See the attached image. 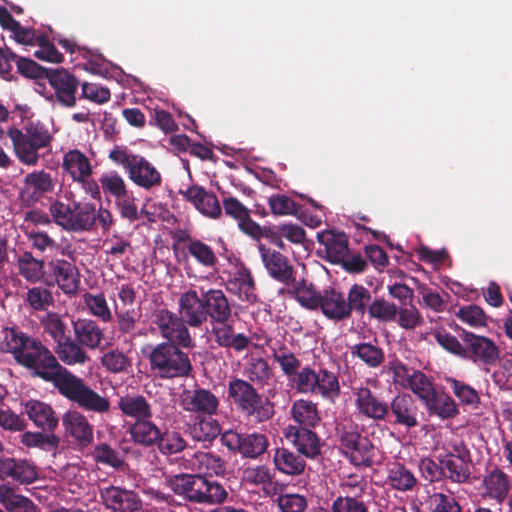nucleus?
<instances>
[{
  "instance_id": "22",
  "label": "nucleus",
  "mask_w": 512,
  "mask_h": 512,
  "mask_svg": "<svg viewBox=\"0 0 512 512\" xmlns=\"http://www.w3.org/2000/svg\"><path fill=\"white\" fill-rule=\"evenodd\" d=\"M211 334L219 347L232 349L237 353L250 346L248 336L243 333H235L234 326L229 321L211 323Z\"/></svg>"
},
{
  "instance_id": "28",
  "label": "nucleus",
  "mask_w": 512,
  "mask_h": 512,
  "mask_svg": "<svg viewBox=\"0 0 512 512\" xmlns=\"http://www.w3.org/2000/svg\"><path fill=\"white\" fill-rule=\"evenodd\" d=\"M55 183L51 175L44 170L34 171L24 178V187L21 189L22 199L37 202L40 197L54 190Z\"/></svg>"
},
{
  "instance_id": "29",
  "label": "nucleus",
  "mask_w": 512,
  "mask_h": 512,
  "mask_svg": "<svg viewBox=\"0 0 512 512\" xmlns=\"http://www.w3.org/2000/svg\"><path fill=\"white\" fill-rule=\"evenodd\" d=\"M49 269L59 288L66 294L74 293L79 286L78 270L65 259H52Z\"/></svg>"
},
{
  "instance_id": "10",
  "label": "nucleus",
  "mask_w": 512,
  "mask_h": 512,
  "mask_svg": "<svg viewBox=\"0 0 512 512\" xmlns=\"http://www.w3.org/2000/svg\"><path fill=\"white\" fill-rule=\"evenodd\" d=\"M423 415L413 396L401 393L394 396L388 404L385 421L392 426L403 427L406 431H410L420 425Z\"/></svg>"
},
{
  "instance_id": "9",
  "label": "nucleus",
  "mask_w": 512,
  "mask_h": 512,
  "mask_svg": "<svg viewBox=\"0 0 512 512\" xmlns=\"http://www.w3.org/2000/svg\"><path fill=\"white\" fill-rule=\"evenodd\" d=\"M153 322L166 342L176 343L186 349L195 346L188 325L179 313L177 315L167 308L157 309Z\"/></svg>"
},
{
  "instance_id": "4",
  "label": "nucleus",
  "mask_w": 512,
  "mask_h": 512,
  "mask_svg": "<svg viewBox=\"0 0 512 512\" xmlns=\"http://www.w3.org/2000/svg\"><path fill=\"white\" fill-rule=\"evenodd\" d=\"M228 399L248 424L257 425L273 415V406L246 380L233 378L228 383Z\"/></svg>"
},
{
  "instance_id": "20",
  "label": "nucleus",
  "mask_w": 512,
  "mask_h": 512,
  "mask_svg": "<svg viewBox=\"0 0 512 512\" xmlns=\"http://www.w3.org/2000/svg\"><path fill=\"white\" fill-rule=\"evenodd\" d=\"M353 393L355 396V407L361 415L374 421H385L389 403L377 396L366 386L354 388Z\"/></svg>"
},
{
  "instance_id": "21",
  "label": "nucleus",
  "mask_w": 512,
  "mask_h": 512,
  "mask_svg": "<svg viewBox=\"0 0 512 512\" xmlns=\"http://www.w3.org/2000/svg\"><path fill=\"white\" fill-rule=\"evenodd\" d=\"M225 286L227 291L237 295L242 301L254 302L256 300L253 277L244 265H237L228 272Z\"/></svg>"
},
{
  "instance_id": "5",
  "label": "nucleus",
  "mask_w": 512,
  "mask_h": 512,
  "mask_svg": "<svg viewBox=\"0 0 512 512\" xmlns=\"http://www.w3.org/2000/svg\"><path fill=\"white\" fill-rule=\"evenodd\" d=\"M7 135L12 141L18 160L28 166L38 163L40 159L38 151L49 147L53 139L48 128L39 121L28 122L24 131L15 127L9 128Z\"/></svg>"
},
{
  "instance_id": "14",
  "label": "nucleus",
  "mask_w": 512,
  "mask_h": 512,
  "mask_svg": "<svg viewBox=\"0 0 512 512\" xmlns=\"http://www.w3.org/2000/svg\"><path fill=\"white\" fill-rule=\"evenodd\" d=\"M47 80L61 106L71 108L76 105V93L80 83L73 74L63 68L52 69Z\"/></svg>"
},
{
  "instance_id": "27",
  "label": "nucleus",
  "mask_w": 512,
  "mask_h": 512,
  "mask_svg": "<svg viewBox=\"0 0 512 512\" xmlns=\"http://www.w3.org/2000/svg\"><path fill=\"white\" fill-rule=\"evenodd\" d=\"M66 433L73 437L78 445L88 446L93 441V426L87 417L78 411H68L62 419Z\"/></svg>"
},
{
  "instance_id": "31",
  "label": "nucleus",
  "mask_w": 512,
  "mask_h": 512,
  "mask_svg": "<svg viewBox=\"0 0 512 512\" xmlns=\"http://www.w3.org/2000/svg\"><path fill=\"white\" fill-rule=\"evenodd\" d=\"M54 354L59 362L68 366L83 365L90 360L84 347L71 336L56 343Z\"/></svg>"
},
{
  "instance_id": "39",
  "label": "nucleus",
  "mask_w": 512,
  "mask_h": 512,
  "mask_svg": "<svg viewBox=\"0 0 512 512\" xmlns=\"http://www.w3.org/2000/svg\"><path fill=\"white\" fill-rule=\"evenodd\" d=\"M293 273V268L290 266V295H293L301 306L308 309H317L318 299L322 293L317 292L313 284L304 279L296 281Z\"/></svg>"
},
{
  "instance_id": "49",
  "label": "nucleus",
  "mask_w": 512,
  "mask_h": 512,
  "mask_svg": "<svg viewBox=\"0 0 512 512\" xmlns=\"http://www.w3.org/2000/svg\"><path fill=\"white\" fill-rule=\"evenodd\" d=\"M317 378L318 383L315 386V392L323 398L334 400L340 395V384L335 373L323 368L317 373Z\"/></svg>"
},
{
  "instance_id": "48",
  "label": "nucleus",
  "mask_w": 512,
  "mask_h": 512,
  "mask_svg": "<svg viewBox=\"0 0 512 512\" xmlns=\"http://www.w3.org/2000/svg\"><path fill=\"white\" fill-rule=\"evenodd\" d=\"M163 455L178 454L185 450L187 442L183 435L175 430H161V436L158 437L156 446Z\"/></svg>"
},
{
  "instance_id": "12",
  "label": "nucleus",
  "mask_w": 512,
  "mask_h": 512,
  "mask_svg": "<svg viewBox=\"0 0 512 512\" xmlns=\"http://www.w3.org/2000/svg\"><path fill=\"white\" fill-rule=\"evenodd\" d=\"M460 336L465 343V359L482 365H495L499 360L500 350L492 339L464 329Z\"/></svg>"
},
{
  "instance_id": "54",
  "label": "nucleus",
  "mask_w": 512,
  "mask_h": 512,
  "mask_svg": "<svg viewBox=\"0 0 512 512\" xmlns=\"http://www.w3.org/2000/svg\"><path fill=\"white\" fill-rule=\"evenodd\" d=\"M92 458L96 463H100L114 469H121L124 464V457L117 450L113 449L107 443L97 444L92 452Z\"/></svg>"
},
{
  "instance_id": "24",
  "label": "nucleus",
  "mask_w": 512,
  "mask_h": 512,
  "mask_svg": "<svg viewBox=\"0 0 512 512\" xmlns=\"http://www.w3.org/2000/svg\"><path fill=\"white\" fill-rule=\"evenodd\" d=\"M483 496L502 504L511 490L510 477L500 468L489 471L482 480Z\"/></svg>"
},
{
  "instance_id": "47",
  "label": "nucleus",
  "mask_w": 512,
  "mask_h": 512,
  "mask_svg": "<svg viewBox=\"0 0 512 512\" xmlns=\"http://www.w3.org/2000/svg\"><path fill=\"white\" fill-rule=\"evenodd\" d=\"M352 356L358 357L368 367H379L385 360L382 348L371 343H358L350 348Z\"/></svg>"
},
{
  "instance_id": "25",
  "label": "nucleus",
  "mask_w": 512,
  "mask_h": 512,
  "mask_svg": "<svg viewBox=\"0 0 512 512\" xmlns=\"http://www.w3.org/2000/svg\"><path fill=\"white\" fill-rule=\"evenodd\" d=\"M203 301L206 308L207 320L210 319V323L230 321L232 308L222 290H203Z\"/></svg>"
},
{
  "instance_id": "26",
  "label": "nucleus",
  "mask_w": 512,
  "mask_h": 512,
  "mask_svg": "<svg viewBox=\"0 0 512 512\" xmlns=\"http://www.w3.org/2000/svg\"><path fill=\"white\" fill-rule=\"evenodd\" d=\"M317 239L325 248L326 258L329 262L339 264L349 254V240L344 232L332 230L317 234Z\"/></svg>"
},
{
  "instance_id": "41",
  "label": "nucleus",
  "mask_w": 512,
  "mask_h": 512,
  "mask_svg": "<svg viewBox=\"0 0 512 512\" xmlns=\"http://www.w3.org/2000/svg\"><path fill=\"white\" fill-rule=\"evenodd\" d=\"M0 503L8 512H37V506L29 498L16 494L14 490L3 484L0 485Z\"/></svg>"
},
{
  "instance_id": "36",
  "label": "nucleus",
  "mask_w": 512,
  "mask_h": 512,
  "mask_svg": "<svg viewBox=\"0 0 512 512\" xmlns=\"http://www.w3.org/2000/svg\"><path fill=\"white\" fill-rule=\"evenodd\" d=\"M290 436L297 451L307 458H315L320 454L319 438L311 427L290 426Z\"/></svg>"
},
{
  "instance_id": "17",
  "label": "nucleus",
  "mask_w": 512,
  "mask_h": 512,
  "mask_svg": "<svg viewBox=\"0 0 512 512\" xmlns=\"http://www.w3.org/2000/svg\"><path fill=\"white\" fill-rule=\"evenodd\" d=\"M181 406L187 412L213 415L219 407V400L209 389L196 387L193 390L185 389L180 395Z\"/></svg>"
},
{
  "instance_id": "62",
  "label": "nucleus",
  "mask_w": 512,
  "mask_h": 512,
  "mask_svg": "<svg viewBox=\"0 0 512 512\" xmlns=\"http://www.w3.org/2000/svg\"><path fill=\"white\" fill-rule=\"evenodd\" d=\"M49 212L53 222L63 230L69 232L73 215V204L70 205L61 200H54L49 206Z\"/></svg>"
},
{
  "instance_id": "51",
  "label": "nucleus",
  "mask_w": 512,
  "mask_h": 512,
  "mask_svg": "<svg viewBox=\"0 0 512 512\" xmlns=\"http://www.w3.org/2000/svg\"><path fill=\"white\" fill-rule=\"evenodd\" d=\"M221 433V427L217 420L199 418L191 426V435L197 441L212 442Z\"/></svg>"
},
{
  "instance_id": "40",
  "label": "nucleus",
  "mask_w": 512,
  "mask_h": 512,
  "mask_svg": "<svg viewBox=\"0 0 512 512\" xmlns=\"http://www.w3.org/2000/svg\"><path fill=\"white\" fill-rule=\"evenodd\" d=\"M259 251L266 269L275 280L288 284V261L284 255L259 245Z\"/></svg>"
},
{
  "instance_id": "30",
  "label": "nucleus",
  "mask_w": 512,
  "mask_h": 512,
  "mask_svg": "<svg viewBox=\"0 0 512 512\" xmlns=\"http://www.w3.org/2000/svg\"><path fill=\"white\" fill-rule=\"evenodd\" d=\"M74 338L89 349H96L104 339L103 329L92 319L78 318L72 321Z\"/></svg>"
},
{
  "instance_id": "52",
  "label": "nucleus",
  "mask_w": 512,
  "mask_h": 512,
  "mask_svg": "<svg viewBox=\"0 0 512 512\" xmlns=\"http://www.w3.org/2000/svg\"><path fill=\"white\" fill-rule=\"evenodd\" d=\"M366 313H368L369 318L376 319L379 322H391L396 320L398 307L395 303L388 302L384 298L375 297L372 299Z\"/></svg>"
},
{
  "instance_id": "1",
  "label": "nucleus",
  "mask_w": 512,
  "mask_h": 512,
  "mask_svg": "<svg viewBox=\"0 0 512 512\" xmlns=\"http://www.w3.org/2000/svg\"><path fill=\"white\" fill-rule=\"evenodd\" d=\"M6 351L11 353L15 361L28 369L33 377L60 385L69 370L57 359L56 355L39 339L27 335L17 328H5Z\"/></svg>"
},
{
  "instance_id": "46",
  "label": "nucleus",
  "mask_w": 512,
  "mask_h": 512,
  "mask_svg": "<svg viewBox=\"0 0 512 512\" xmlns=\"http://www.w3.org/2000/svg\"><path fill=\"white\" fill-rule=\"evenodd\" d=\"M292 417L299 427H314L320 420L316 404L303 399L294 402Z\"/></svg>"
},
{
  "instance_id": "23",
  "label": "nucleus",
  "mask_w": 512,
  "mask_h": 512,
  "mask_svg": "<svg viewBox=\"0 0 512 512\" xmlns=\"http://www.w3.org/2000/svg\"><path fill=\"white\" fill-rule=\"evenodd\" d=\"M318 300L317 308L326 318L336 322L350 318L347 299L343 293L335 289H325Z\"/></svg>"
},
{
  "instance_id": "7",
  "label": "nucleus",
  "mask_w": 512,
  "mask_h": 512,
  "mask_svg": "<svg viewBox=\"0 0 512 512\" xmlns=\"http://www.w3.org/2000/svg\"><path fill=\"white\" fill-rule=\"evenodd\" d=\"M56 390L84 411L95 414H105L110 411L111 402L106 393L97 392L84 379L71 371L68 372Z\"/></svg>"
},
{
  "instance_id": "13",
  "label": "nucleus",
  "mask_w": 512,
  "mask_h": 512,
  "mask_svg": "<svg viewBox=\"0 0 512 512\" xmlns=\"http://www.w3.org/2000/svg\"><path fill=\"white\" fill-rule=\"evenodd\" d=\"M103 505L113 512H138L142 510L141 497L134 490L110 485L99 491Z\"/></svg>"
},
{
  "instance_id": "8",
  "label": "nucleus",
  "mask_w": 512,
  "mask_h": 512,
  "mask_svg": "<svg viewBox=\"0 0 512 512\" xmlns=\"http://www.w3.org/2000/svg\"><path fill=\"white\" fill-rule=\"evenodd\" d=\"M339 443L344 455L353 465H372L374 446L366 436L361 435L356 426H343L339 430Z\"/></svg>"
},
{
  "instance_id": "53",
  "label": "nucleus",
  "mask_w": 512,
  "mask_h": 512,
  "mask_svg": "<svg viewBox=\"0 0 512 512\" xmlns=\"http://www.w3.org/2000/svg\"><path fill=\"white\" fill-rule=\"evenodd\" d=\"M44 333L49 335L56 343L62 341L69 335L68 327L62 316L55 312H48L41 320Z\"/></svg>"
},
{
  "instance_id": "56",
  "label": "nucleus",
  "mask_w": 512,
  "mask_h": 512,
  "mask_svg": "<svg viewBox=\"0 0 512 512\" xmlns=\"http://www.w3.org/2000/svg\"><path fill=\"white\" fill-rule=\"evenodd\" d=\"M99 183L103 193L114 197L115 200L129 192L124 179L116 171L102 174Z\"/></svg>"
},
{
  "instance_id": "6",
  "label": "nucleus",
  "mask_w": 512,
  "mask_h": 512,
  "mask_svg": "<svg viewBox=\"0 0 512 512\" xmlns=\"http://www.w3.org/2000/svg\"><path fill=\"white\" fill-rule=\"evenodd\" d=\"M109 159L122 166L128 178L144 190L150 191L162 184L160 171L144 156L133 154L126 147L115 146L109 153Z\"/></svg>"
},
{
  "instance_id": "11",
  "label": "nucleus",
  "mask_w": 512,
  "mask_h": 512,
  "mask_svg": "<svg viewBox=\"0 0 512 512\" xmlns=\"http://www.w3.org/2000/svg\"><path fill=\"white\" fill-rule=\"evenodd\" d=\"M221 442L229 451L250 459L259 457L268 447L267 437L256 432L239 433L235 430H227L221 434Z\"/></svg>"
},
{
  "instance_id": "44",
  "label": "nucleus",
  "mask_w": 512,
  "mask_h": 512,
  "mask_svg": "<svg viewBox=\"0 0 512 512\" xmlns=\"http://www.w3.org/2000/svg\"><path fill=\"white\" fill-rule=\"evenodd\" d=\"M19 274L27 281L36 283L43 278L44 261L36 259L31 252L25 251L17 259Z\"/></svg>"
},
{
  "instance_id": "64",
  "label": "nucleus",
  "mask_w": 512,
  "mask_h": 512,
  "mask_svg": "<svg viewBox=\"0 0 512 512\" xmlns=\"http://www.w3.org/2000/svg\"><path fill=\"white\" fill-rule=\"evenodd\" d=\"M395 321L404 330H414L424 324L420 311L414 305L398 308Z\"/></svg>"
},
{
  "instance_id": "3",
  "label": "nucleus",
  "mask_w": 512,
  "mask_h": 512,
  "mask_svg": "<svg viewBox=\"0 0 512 512\" xmlns=\"http://www.w3.org/2000/svg\"><path fill=\"white\" fill-rule=\"evenodd\" d=\"M166 482L176 495L192 503H221L228 496L222 484L210 481L202 475L176 474L170 476Z\"/></svg>"
},
{
  "instance_id": "57",
  "label": "nucleus",
  "mask_w": 512,
  "mask_h": 512,
  "mask_svg": "<svg viewBox=\"0 0 512 512\" xmlns=\"http://www.w3.org/2000/svg\"><path fill=\"white\" fill-rule=\"evenodd\" d=\"M388 481L394 489L399 491L411 490L416 484L413 473L400 463H396L390 469Z\"/></svg>"
},
{
  "instance_id": "59",
  "label": "nucleus",
  "mask_w": 512,
  "mask_h": 512,
  "mask_svg": "<svg viewBox=\"0 0 512 512\" xmlns=\"http://www.w3.org/2000/svg\"><path fill=\"white\" fill-rule=\"evenodd\" d=\"M84 302L87 305L90 313L99 318L101 321L108 323L112 320L113 315L103 293H87L84 296Z\"/></svg>"
},
{
  "instance_id": "19",
  "label": "nucleus",
  "mask_w": 512,
  "mask_h": 512,
  "mask_svg": "<svg viewBox=\"0 0 512 512\" xmlns=\"http://www.w3.org/2000/svg\"><path fill=\"white\" fill-rule=\"evenodd\" d=\"M286 334L287 331L284 327H278L274 335L268 339L262 330L253 332L248 338L250 339V345L253 344L256 348L267 344L274 361L278 362L284 374L288 375V346Z\"/></svg>"
},
{
  "instance_id": "37",
  "label": "nucleus",
  "mask_w": 512,
  "mask_h": 512,
  "mask_svg": "<svg viewBox=\"0 0 512 512\" xmlns=\"http://www.w3.org/2000/svg\"><path fill=\"white\" fill-rule=\"evenodd\" d=\"M62 168L74 182L90 177L92 166L88 157L78 149H72L63 156Z\"/></svg>"
},
{
  "instance_id": "43",
  "label": "nucleus",
  "mask_w": 512,
  "mask_h": 512,
  "mask_svg": "<svg viewBox=\"0 0 512 512\" xmlns=\"http://www.w3.org/2000/svg\"><path fill=\"white\" fill-rule=\"evenodd\" d=\"M346 299L350 316L353 312L363 316L370 306L372 294L365 286L353 284L348 290Z\"/></svg>"
},
{
  "instance_id": "45",
  "label": "nucleus",
  "mask_w": 512,
  "mask_h": 512,
  "mask_svg": "<svg viewBox=\"0 0 512 512\" xmlns=\"http://www.w3.org/2000/svg\"><path fill=\"white\" fill-rule=\"evenodd\" d=\"M189 240L187 246L189 254L202 266L212 268L218 263L213 249L201 240H191L189 236L180 237V241Z\"/></svg>"
},
{
  "instance_id": "18",
  "label": "nucleus",
  "mask_w": 512,
  "mask_h": 512,
  "mask_svg": "<svg viewBox=\"0 0 512 512\" xmlns=\"http://www.w3.org/2000/svg\"><path fill=\"white\" fill-rule=\"evenodd\" d=\"M179 193L205 217L218 219L222 215V207L216 194L205 187L191 185L187 190H180Z\"/></svg>"
},
{
  "instance_id": "33",
  "label": "nucleus",
  "mask_w": 512,
  "mask_h": 512,
  "mask_svg": "<svg viewBox=\"0 0 512 512\" xmlns=\"http://www.w3.org/2000/svg\"><path fill=\"white\" fill-rule=\"evenodd\" d=\"M25 408L30 420L44 431L52 432L58 426V417L49 404L38 400H30L26 403Z\"/></svg>"
},
{
  "instance_id": "61",
  "label": "nucleus",
  "mask_w": 512,
  "mask_h": 512,
  "mask_svg": "<svg viewBox=\"0 0 512 512\" xmlns=\"http://www.w3.org/2000/svg\"><path fill=\"white\" fill-rule=\"evenodd\" d=\"M317 379V373L313 369L304 367L290 378V386L301 393H314Z\"/></svg>"
},
{
  "instance_id": "50",
  "label": "nucleus",
  "mask_w": 512,
  "mask_h": 512,
  "mask_svg": "<svg viewBox=\"0 0 512 512\" xmlns=\"http://www.w3.org/2000/svg\"><path fill=\"white\" fill-rule=\"evenodd\" d=\"M102 366L110 373H127L132 367L131 359L119 349H111L101 357Z\"/></svg>"
},
{
  "instance_id": "58",
  "label": "nucleus",
  "mask_w": 512,
  "mask_h": 512,
  "mask_svg": "<svg viewBox=\"0 0 512 512\" xmlns=\"http://www.w3.org/2000/svg\"><path fill=\"white\" fill-rule=\"evenodd\" d=\"M117 329L121 334L131 335L134 333L141 318L140 309L115 307Z\"/></svg>"
},
{
  "instance_id": "55",
  "label": "nucleus",
  "mask_w": 512,
  "mask_h": 512,
  "mask_svg": "<svg viewBox=\"0 0 512 512\" xmlns=\"http://www.w3.org/2000/svg\"><path fill=\"white\" fill-rule=\"evenodd\" d=\"M244 373L250 381L261 386L268 384L273 375L267 360L254 357L246 364Z\"/></svg>"
},
{
  "instance_id": "35",
  "label": "nucleus",
  "mask_w": 512,
  "mask_h": 512,
  "mask_svg": "<svg viewBox=\"0 0 512 512\" xmlns=\"http://www.w3.org/2000/svg\"><path fill=\"white\" fill-rule=\"evenodd\" d=\"M9 477L21 483H31L36 478V471L27 461L9 457L1 458L0 479Z\"/></svg>"
},
{
  "instance_id": "60",
  "label": "nucleus",
  "mask_w": 512,
  "mask_h": 512,
  "mask_svg": "<svg viewBox=\"0 0 512 512\" xmlns=\"http://www.w3.org/2000/svg\"><path fill=\"white\" fill-rule=\"evenodd\" d=\"M405 388L411 389L423 402L436 391L430 379L419 370L412 371L411 379Z\"/></svg>"
},
{
  "instance_id": "32",
  "label": "nucleus",
  "mask_w": 512,
  "mask_h": 512,
  "mask_svg": "<svg viewBox=\"0 0 512 512\" xmlns=\"http://www.w3.org/2000/svg\"><path fill=\"white\" fill-rule=\"evenodd\" d=\"M128 433L134 443L152 448L156 446L158 437L161 436V428L151 418H144L129 425Z\"/></svg>"
},
{
  "instance_id": "63",
  "label": "nucleus",
  "mask_w": 512,
  "mask_h": 512,
  "mask_svg": "<svg viewBox=\"0 0 512 512\" xmlns=\"http://www.w3.org/2000/svg\"><path fill=\"white\" fill-rule=\"evenodd\" d=\"M456 316L463 323H466L474 328L487 326L486 314L481 307L474 304L460 307L456 312Z\"/></svg>"
},
{
  "instance_id": "2",
  "label": "nucleus",
  "mask_w": 512,
  "mask_h": 512,
  "mask_svg": "<svg viewBox=\"0 0 512 512\" xmlns=\"http://www.w3.org/2000/svg\"><path fill=\"white\" fill-rule=\"evenodd\" d=\"M182 348L173 342L149 345L147 352L143 351V353L149 362L151 373L161 380L192 376L194 372L192 361L189 354Z\"/></svg>"
},
{
  "instance_id": "16",
  "label": "nucleus",
  "mask_w": 512,
  "mask_h": 512,
  "mask_svg": "<svg viewBox=\"0 0 512 512\" xmlns=\"http://www.w3.org/2000/svg\"><path fill=\"white\" fill-rule=\"evenodd\" d=\"M178 313L183 317L188 327L199 328L207 322L206 308L201 294L194 289L180 294L178 299Z\"/></svg>"
},
{
  "instance_id": "38",
  "label": "nucleus",
  "mask_w": 512,
  "mask_h": 512,
  "mask_svg": "<svg viewBox=\"0 0 512 512\" xmlns=\"http://www.w3.org/2000/svg\"><path fill=\"white\" fill-rule=\"evenodd\" d=\"M93 230H95L94 203L74 201L69 232L83 233Z\"/></svg>"
},
{
  "instance_id": "34",
  "label": "nucleus",
  "mask_w": 512,
  "mask_h": 512,
  "mask_svg": "<svg viewBox=\"0 0 512 512\" xmlns=\"http://www.w3.org/2000/svg\"><path fill=\"white\" fill-rule=\"evenodd\" d=\"M118 409L122 415L134 419L135 421L152 418V407L148 400L140 394H127L120 397Z\"/></svg>"
},
{
  "instance_id": "42",
  "label": "nucleus",
  "mask_w": 512,
  "mask_h": 512,
  "mask_svg": "<svg viewBox=\"0 0 512 512\" xmlns=\"http://www.w3.org/2000/svg\"><path fill=\"white\" fill-rule=\"evenodd\" d=\"M424 404L429 414L437 415L442 419L452 418L458 413L454 400L445 393L435 391L424 401Z\"/></svg>"
},
{
  "instance_id": "15",
  "label": "nucleus",
  "mask_w": 512,
  "mask_h": 512,
  "mask_svg": "<svg viewBox=\"0 0 512 512\" xmlns=\"http://www.w3.org/2000/svg\"><path fill=\"white\" fill-rule=\"evenodd\" d=\"M454 452L439 456L438 461L442 465L443 472L446 473L445 477L451 482L467 483L471 475L469 467L470 452L464 445L455 446Z\"/></svg>"
}]
</instances>
